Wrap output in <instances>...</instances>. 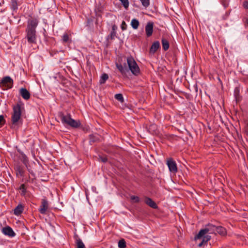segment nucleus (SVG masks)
Here are the masks:
<instances>
[{
  "mask_svg": "<svg viewBox=\"0 0 248 248\" xmlns=\"http://www.w3.org/2000/svg\"><path fill=\"white\" fill-rule=\"evenodd\" d=\"M25 111L24 104L19 101L13 106V112L11 113L10 127L13 129H17L23 124L22 114Z\"/></svg>",
  "mask_w": 248,
  "mask_h": 248,
  "instance_id": "nucleus-1",
  "label": "nucleus"
},
{
  "mask_svg": "<svg viewBox=\"0 0 248 248\" xmlns=\"http://www.w3.org/2000/svg\"><path fill=\"white\" fill-rule=\"evenodd\" d=\"M39 21L35 17H31L27 21V28L25 30L26 35L25 39L29 45H32L37 43V34L36 28L38 25Z\"/></svg>",
  "mask_w": 248,
  "mask_h": 248,
  "instance_id": "nucleus-2",
  "label": "nucleus"
},
{
  "mask_svg": "<svg viewBox=\"0 0 248 248\" xmlns=\"http://www.w3.org/2000/svg\"><path fill=\"white\" fill-rule=\"evenodd\" d=\"M207 229H209L208 225H207L204 229L201 230L195 237L196 240L202 239V241L198 244V247H199L206 245L208 241L211 238L210 234L213 233L210 232H206L204 231V230H207Z\"/></svg>",
  "mask_w": 248,
  "mask_h": 248,
  "instance_id": "nucleus-3",
  "label": "nucleus"
},
{
  "mask_svg": "<svg viewBox=\"0 0 248 248\" xmlns=\"http://www.w3.org/2000/svg\"><path fill=\"white\" fill-rule=\"evenodd\" d=\"M60 117L62 124H67L73 128H78L81 125L79 121L73 119L70 114L64 115L61 113L60 114Z\"/></svg>",
  "mask_w": 248,
  "mask_h": 248,
  "instance_id": "nucleus-4",
  "label": "nucleus"
},
{
  "mask_svg": "<svg viewBox=\"0 0 248 248\" xmlns=\"http://www.w3.org/2000/svg\"><path fill=\"white\" fill-rule=\"evenodd\" d=\"M127 63L131 73L135 76H138L140 73V69L134 59L132 56L126 59Z\"/></svg>",
  "mask_w": 248,
  "mask_h": 248,
  "instance_id": "nucleus-5",
  "label": "nucleus"
},
{
  "mask_svg": "<svg viewBox=\"0 0 248 248\" xmlns=\"http://www.w3.org/2000/svg\"><path fill=\"white\" fill-rule=\"evenodd\" d=\"M208 227H209V229H207V230H204V231H205L206 232H210L213 234L216 233V232H217L222 236H224L227 233L226 229L223 227L216 226L211 224H208Z\"/></svg>",
  "mask_w": 248,
  "mask_h": 248,
  "instance_id": "nucleus-6",
  "label": "nucleus"
},
{
  "mask_svg": "<svg viewBox=\"0 0 248 248\" xmlns=\"http://www.w3.org/2000/svg\"><path fill=\"white\" fill-rule=\"evenodd\" d=\"M14 81L9 76L3 77L0 81V87L5 88L6 89H11L13 86Z\"/></svg>",
  "mask_w": 248,
  "mask_h": 248,
  "instance_id": "nucleus-7",
  "label": "nucleus"
},
{
  "mask_svg": "<svg viewBox=\"0 0 248 248\" xmlns=\"http://www.w3.org/2000/svg\"><path fill=\"white\" fill-rule=\"evenodd\" d=\"M167 165L169 170L173 173L177 171V167L175 161L172 158H169L167 161Z\"/></svg>",
  "mask_w": 248,
  "mask_h": 248,
  "instance_id": "nucleus-8",
  "label": "nucleus"
},
{
  "mask_svg": "<svg viewBox=\"0 0 248 248\" xmlns=\"http://www.w3.org/2000/svg\"><path fill=\"white\" fill-rule=\"evenodd\" d=\"M48 202L46 199L42 200L41 205L39 209V211L42 214H45L48 209Z\"/></svg>",
  "mask_w": 248,
  "mask_h": 248,
  "instance_id": "nucleus-9",
  "label": "nucleus"
},
{
  "mask_svg": "<svg viewBox=\"0 0 248 248\" xmlns=\"http://www.w3.org/2000/svg\"><path fill=\"white\" fill-rule=\"evenodd\" d=\"M2 232L6 235H8L10 237H14L16 235V233L14 232L13 229L9 226H7L3 228Z\"/></svg>",
  "mask_w": 248,
  "mask_h": 248,
  "instance_id": "nucleus-10",
  "label": "nucleus"
},
{
  "mask_svg": "<svg viewBox=\"0 0 248 248\" xmlns=\"http://www.w3.org/2000/svg\"><path fill=\"white\" fill-rule=\"evenodd\" d=\"M154 24L153 22H149L145 26V32L147 37L151 36L153 32Z\"/></svg>",
  "mask_w": 248,
  "mask_h": 248,
  "instance_id": "nucleus-11",
  "label": "nucleus"
},
{
  "mask_svg": "<svg viewBox=\"0 0 248 248\" xmlns=\"http://www.w3.org/2000/svg\"><path fill=\"white\" fill-rule=\"evenodd\" d=\"M19 93L24 99L28 100L30 99L31 96L30 93L26 88H21L19 90Z\"/></svg>",
  "mask_w": 248,
  "mask_h": 248,
  "instance_id": "nucleus-12",
  "label": "nucleus"
},
{
  "mask_svg": "<svg viewBox=\"0 0 248 248\" xmlns=\"http://www.w3.org/2000/svg\"><path fill=\"white\" fill-rule=\"evenodd\" d=\"M15 170L16 171V174L17 176H24L25 171L22 166L19 165H16L15 167Z\"/></svg>",
  "mask_w": 248,
  "mask_h": 248,
  "instance_id": "nucleus-13",
  "label": "nucleus"
},
{
  "mask_svg": "<svg viewBox=\"0 0 248 248\" xmlns=\"http://www.w3.org/2000/svg\"><path fill=\"white\" fill-rule=\"evenodd\" d=\"M160 47V43L159 41H155L152 45L150 49V53L154 54L157 49Z\"/></svg>",
  "mask_w": 248,
  "mask_h": 248,
  "instance_id": "nucleus-14",
  "label": "nucleus"
},
{
  "mask_svg": "<svg viewBox=\"0 0 248 248\" xmlns=\"http://www.w3.org/2000/svg\"><path fill=\"white\" fill-rule=\"evenodd\" d=\"M145 202L154 209H156L157 208L156 204L150 198L146 197L145 199Z\"/></svg>",
  "mask_w": 248,
  "mask_h": 248,
  "instance_id": "nucleus-15",
  "label": "nucleus"
},
{
  "mask_svg": "<svg viewBox=\"0 0 248 248\" xmlns=\"http://www.w3.org/2000/svg\"><path fill=\"white\" fill-rule=\"evenodd\" d=\"M23 211V206L22 204H18L14 210V214L17 216L20 215Z\"/></svg>",
  "mask_w": 248,
  "mask_h": 248,
  "instance_id": "nucleus-16",
  "label": "nucleus"
},
{
  "mask_svg": "<svg viewBox=\"0 0 248 248\" xmlns=\"http://www.w3.org/2000/svg\"><path fill=\"white\" fill-rule=\"evenodd\" d=\"M161 42H162L163 49L165 51L169 49V46H170L169 43L168 41L165 38H162L161 40Z\"/></svg>",
  "mask_w": 248,
  "mask_h": 248,
  "instance_id": "nucleus-17",
  "label": "nucleus"
},
{
  "mask_svg": "<svg viewBox=\"0 0 248 248\" xmlns=\"http://www.w3.org/2000/svg\"><path fill=\"white\" fill-rule=\"evenodd\" d=\"M140 23L138 20L136 18L132 19L131 21V25L132 27L136 30L137 29L139 26Z\"/></svg>",
  "mask_w": 248,
  "mask_h": 248,
  "instance_id": "nucleus-18",
  "label": "nucleus"
},
{
  "mask_svg": "<svg viewBox=\"0 0 248 248\" xmlns=\"http://www.w3.org/2000/svg\"><path fill=\"white\" fill-rule=\"evenodd\" d=\"M108 76L106 73L103 74L100 78L99 82L101 84H104L106 81L108 79Z\"/></svg>",
  "mask_w": 248,
  "mask_h": 248,
  "instance_id": "nucleus-19",
  "label": "nucleus"
},
{
  "mask_svg": "<svg viewBox=\"0 0 248 248\" xmlns=\"http://www.w3.org/2000/svg\"><path fill=\"white\" fill-rule=\"evenodd\" d=\"M21 160L23 163L27 167L29 164V160L27 156L22 152H21Z\"/></svg>",
  "mask_w": 248,
  "mask_h": 248,
  "instance_id": "nucleus-20",
  "label": "nucleus"
},
{
  "mask_svg": "<svg viewBox=\"0 0 248 248\" xmlns=\"http://www.w3.org/2000/svg\"><path fill=\"white\" fill-rule=\"evenodd\" d=\"M77 248H86L85 245L80 238L76 240Z\"/></svg>",
  "mask_w": 248,
  "mask_h": 248,
  "instance_id": "nucleus-21",
  "label": "nucleus"
},
{
  "mask_svg": "<svg viewBox=\"0 0 248 248\" xmlns=\"http://www.w3.org/2000/svg\"><path fill=\"white\" fill-rule=\"evenodd\" d=\"M117 68L122 74H125L127 71L126 68L124 67L122 64H116Z\"/></svg>",
  "mask_w": 248,
  "mask_h": 248,
  "instance_id": "nucleus-22",
  "label": "nucleus"
},
{
  "mask_svg": "<svg viewBox=\"0 0 248 248\" xmlns=\"http://www.w3.org/2000/svg\"><path fill=\"white\" fill-rule=\"evenodd\" d=\"M18 8L17 0H11V9L14 10H16Z\"/></svg>",
  "mask_w": 248,
  "mask_h": 248,
  "instance_id": "nucleus-23",
  "label": "nucleus"
},
{
  "mask_svg": "<svg viewBox=\"0 0 248 248\" xmlns=\"http://www.w3.org/2000/svg\"><path fill=\"white\" fill-rule=\"evenodd\" d=\"M114 97L116 100H118L121 103H123L124 102V98L122 93L116 94Z\"/></svg>",
  "mask_w": 248,
  "mask_h": 248,
  "instance_id": "nucleus-24",
  "label": "nucleus"
},
{
  "mask_svg": "<svg viewBox=\"0 0 248 248\" xmlns=\"http://www.w3.org/2000/svg\"><path fill=\"white\" fill-rule=\"evenodd\" d=\"M62 41L63 43H68L70 42L69 35L67 33H64L62 36Z\"/></svg>",
  "mask_w": 248,
  "mask_h": 248,
  "instance_id": "nucleus-25",
  "label": "nucleus"
},
{
  "mask_svg": "<svg viewBox=\"0 0 248 248\" xmlns=\"http://www.w3.org/2000/svg\"><path fill=\"white\" fill-rule=\"evenodd\" d=\"M118 247L120 248H124L126 247V242L124 239L119 240L118 242Z\"/></svg>",
  "mask_w": 248,
  "mask_h": 248,
  "instance_id": "nucleus-26",
  "label": "nucleus"
},
{
  "mask_svg": "<svg viewBox=\"0 0 248 248\" xmlns=\"http://www.w3.org/2000/svg\"><path fill=\"white\" fill-rule=\"evenodd\" d=\"M19 190H21V194L24 196L26 193V188L24 184H22L19 187Z\"/></svg>",
  "mask_w": 248,
  "mask_h": 248,
  "instance_id": "nucleus-27",
  "label": "nucleus"
},
{
  "mask_svg": "<svg viewBox=\"0 0 248 248\" xmlns=\"http://www.w3.org/2000/svg\"><path fill=\"white\" fill-rule=\"evenodd\" d=\"M131 200L135 203H138L140 202V198L138 196L132 195L130 196Z\"/></svg>",
  "mask_w": 248,
  "mask_h": 248,
  "instance_id": "nucleus-28",
  "label": "nucleus"
},
{
  "mask_svg": "<svg viewBox=\"0 0 248 248\" xmlns=\"http://www.w3.org/2000/svg\"><path fill=\"white\" fill-rule=\"evenodd\" d=\"M123 5L124 7L127 9L129 6L128 0H119Z\"/></svg>",
  "mask_w": 248,
  "mask_h": 248,
  "instance_id": "nucleus-29",
  "label": "nucleus"
},
{
  "mask_svg": "<svg viewBox=\"0 0 248 248\" xmlns=\"http://www.w3.org/2000/svg\"><path fill=\"white\" fill-rule=\"evenodd\" d=\"M141 2L142 5L145 7H147L150 4L149 0H140Z\"/></svg>",
  "mask_w": 248,
  "mask_h": 248,
  "instance_id": "nucleus-30",
  "label": "nucleus"
},
{
  "mask_svg": "<svg viewBox=\"0 0 248 248\" xmlns=\"http://www.w3.org/2000/svg\"><path fill=\"white\" fill-rule=\"evenodd\" d=\"M126 27H127V25H126L125 22L124 21H123L121 26V29L123 31L126 30Z\"/></svg>",
  "mask_w": 248,
  "mask_h": 248,
  "instance_id": "nucleus-31",
  "label": "nucleus"
},
{
  "mask_svg": "<svg viewBox=\"0 0 248 248\" xmlns=\"http://www.w3.org/2000/svg\"><path fill=\"white\" fill-rule=\"evenodd\" d=\"M221 3L224 8H227L229 5V2L227 0H221Z\"/></svg>",
  "mask_w": 248,
  "mask_h": 248,
  "instance_id": "nucleus-32",
  "label": "nucleus"
},
{
  "mask_svg": "<svg viewBox=\"0 0 248 248\" xmlns=\"http://www.w3.org/2000/svg\"><path fill=\"white\" fill-rule=\"evenodd\" d=\"M5 123V120L4 116L2 115H0V125H3Z\"/></svg>",
  "mask_w": 248,
  "mask_h": 248,
  "instance_id": "nucleus-33",
  "label": "nucleus"
},
{
  "mask_svg": "<svg viewBox=\"0 0 248 248\" xmlns=\"http://www.w3.org/2000/svg\"><path fill=\"white\" fill-rule=\"evenodd\" d=\"M116 32L115 31H112L110 33V38L111 39H113L114 37L116 36Z\"/></svg>",
  "mask_w": 248,
  "mask_h": 248,
  "instance_id": "nucleus-34",
  "label": "nucleus"
},
{
  "mask_svg": "<svg viewBox=\"0 0 248 248\" xmlns=\"http://www.w3.org/2000/svg\"><path fill=\"white\" fill-rule=\"evenodd\" d=\"M90 142H94L96 140V138H95V137L93 135H90Z\"/></svg>",
  "mask_w": 248,
  "mask_h": 248,
  "instance_id": "nucleus-35",
  "label": "nucleus"
},
{
  "mask_svg": "<svg viewBox=\"0 0 248 248\" xmlns=\"http://www.w3.org/2000/svg\"><path fill=\"white\" fill-rule=\"evenodd\" d=\"M99 159L103 162H106L108 160V159L106 157L100 156Z\"/></svg>",
  "mask_w": 248,
  "mask_h": 248,
  "instance_id": "nucleus-36",
  "label": "nucleus"
},
{
  "mask_svg": "<svg viewBox=\"0 0 248 248\" xmlns=\"http://www.w3.org/2000/svg\"><path fill=\"white\" fill-rule=\"evenodd\" d=\"M243 5L245 8L248 9V1H245Z\"/></svg>",
  "mask_w": 248,
  "mask_h": 248,
  "instance_id": "nucleus-37",
  "label": "nucleus"
},
{
  "mask_svg": "<svg viewBox=\"0 0 248 248\" xmlns=\"http://www.w3.org/2000/svg\"><path fill=\"white\" fill-rule=\"evenodd\" d=\"M235 93H237L239 92V89L237 88H236L234 90Z\"/></svg>",
  "mask_w": 248,
  "mask_h": 248,
  "instance_id": "nucleus-38",
  "label": "nucleus"
},
{
  "mask_svg": "<svg viewBox=\"0 0 248 248\" xmlns=\"http://www.w3.org/2000/svg\"><path fill=\"white\" fill-rule=\"evenodd\" d=\"M112 31H115V26H113L112 27Z\"/></svg>",
  "mask_w": 248,
  "mask_h": 248,
  "instance_id": "nucleus-39",
  "label": "nucleus"
},
{
  "mask_svg": "<svg viewBox=\"0 0 248 248\" xmlns=\"http://www.w3.org/2000/svg\"><path fill=\"white\" fill-rule=\"evenodd\" d=\"M151 127L153 128H155V126L154 125H151Z\"/></svg>",
  "mask_w": 248,
  "mask_h": 248,
  "instance_id": "nucleus-40",
  "label": "nucleus"
},
{
  "mask_svg": "<svg viewBox=\"0 0 248 248\" xmlns=\"http://www.w3.org/2000/svg\"><path fill=\"white\" fill-rule=\"evenodd\" d=\"M247 23H248V20H247Z\"/></svg>",
  "mask_w": 248,
  "mask_h": 248,
  "instance_id": "nucleus-41",
  "label": "nucleus"
}]
</instances>
